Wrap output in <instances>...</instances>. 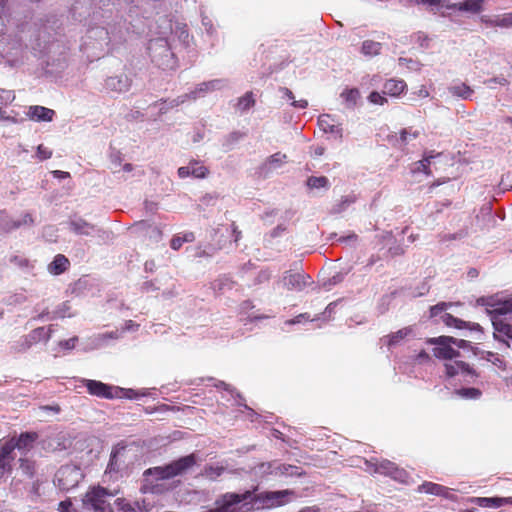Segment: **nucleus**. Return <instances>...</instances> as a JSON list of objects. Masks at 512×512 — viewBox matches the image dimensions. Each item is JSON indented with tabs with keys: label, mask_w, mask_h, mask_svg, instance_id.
Segmentation results:
<instances>
[{
	"label": "nucleus",
	"mask_w": 512,
	"mask_h": 512,
	"mask_svg": "<svg viewBox=\"0 0 512 512\" xmlns=\"http://www.w3.org/2000/svg\"><path fill=\"white\" fill-rule=\"evenodd\" d=\"M147 50L153 63L163 70L176 67L175 53L171 37H157L150 39Z\"/></svg>",
	"instance_id": "nucleus-1"
},
{
	"label": "nucleus",
	"mask_w": 512,
	"mask_h": 512,
	"mask_svg": "<svg viewBox=\"0 0 512 512\" xmlns=\"http://www.w3.org/2000/svg\"><path fill=\"white\" fill-rule=\"evenodd\" d=\"M28 45L23 46L19 34H0V56L4 63L10 67H17L24 63Z\"/></svg>",
	"instance_id": "nucleus-2"
},
{
	"label": "nucleus",
	"mask_w": 512,
	"mask_h": 512,
	"mask_svg": "<svg viewBox=\"0 0 512 512\" xmlns=\"http://www.w3.org/2000/svg\"><path fill=\"white\" fill-rule=\"evenodd\" d=\"M70 231L79 236L97 237L103 241L112 237V232L86 221L80 216H74L68 221Z\"/></svg>",
	"instance_id": "nucleus-3"
},
{
	"label": "nucleus",
	"mask_w": 512,
	"mask_h": 512,
	"mask_svg": "<svg viewBox=\"0 0 512 512\" xmlns=\"http://www.w3.org/2000/svg\"><path fill=\"white\" fill-rule=\"evenodd\" d=\"M114 494L103 487H94L87 491L83 499V504L86 507H91L95 512H113L106 498L112 497Z\"/></svg>",
	"instance_id": "nucleus-4"
},
{
	"label": "nucleus",
	"mask_w": 512,
	"mask_h": 512,
	"mask_svg": "<svg viewBox=\"0 0 512 512\" xmlns=\"http://www.w3.org/2000/svg\"><path fill=\"white\" fill-rule=\"evenodd\" d=\"M445 338H449V336L442 335L439 337L428 338L426 343L436 346L433 349V354L438 359L452 360L459 358L461 356L460 351L455 349L450 341L443 340Z\"/></svg>",
	"instance_id": "nucleus-5"
},
{
	"label": "nucleus",
	"mask_w": 512,
	"mask_h": 512,
	"mask_svg": "<svg viewBox=\"0 0 512 512\" xmlns=\"http://www.w3.org/2000/svg\"><path fill=\"white\" fill-rule=\"evenodd\" d=\"M478 302L481 303L482 305H486L487 307L491 308L490 310L487 311L491 315L492 321L495 318L502 320L500 316L512 313V297L491 299L480 298ZM503 321L506 322L504 319Z\"/></svg>",
	"instance_id": "nucleus-6"
},
{
	"label": "nucleus",
	"mask_w": 512,
	"mask_h": 512,
	"mask_svg": "<svg viewBox=\"0 0 512 512\" xmlns=\"http://www.w3.org/2000/svg\"><path fill=\"white\" fill-rule=\"evenodd\" d=\"M81 472L76 466H62L56 473L58 486L62 490H70L75 487L80 479Z\"/></svg>",
	"instance_id": "nucleus-7"
},
{
	"label": "nucleus",
	"mask_w": 512,
	"mask_h": 512,
	"mask_svg": "<svg viewBox=\"0 0 512 512\" xmlns=\"http://www.w3.org/2000/svg\"><path fill=\"white\" fill-rule=\"evenodd\" d=\"M198 461H200V458L196 453L182 456L167 464L168 474L171 478L183 475L196 465Z\"/></svg>",
	"instance_id": "nucleus-8"
},
{
	"label": "nucleus",
	"mask_w": 512,
	"mask_h": 512,
	"mask_svg": "<svg viewBox=\"0 0 512 512\" xmlns=\"http://www.w3.org/2000/svg\"><path fill=\"white\" fill-rule=\"evenodd\" d=\"M445 370L448 377L462 375L463 380L468 383L474 382L478 377V373L464 361L456 360L453 363H447L445 364Z\"/></svg>",
	"instance_id": "nucleus-9"
},
{
	"label": "nucleus",
	"mask_w": 512,
	"mask_h": 512,
	"mask_svg": "<svg viewBox=\"0 0 512 512\" xmlns=\"http://www.w3.org/2000/svg\"><path fill=\"white\" fill-rule=\"evenodd\" d=\"M228 85L227 79H213L198 84L194 90L186 93L188 100H197L205 97L208 93L221 90Z\"/></svg>",
	"instance_id": "nucleus-10"
},
{
	"label": "nucleus",
	"mask_w": 512,
	"mask_h": 512,
	"mask_svg": "<svg viewBox=\"0 0 512 512\" xmlns=\"http://www.w3.org/2000/svg\"><path fill=\"white\" fill-rule=\"evenodd\" d=\"M82 381L85 387L87 388L89 394L93 396L105 399H114L118 397V395L115 394L116 387L114 386L108 385L97 380L83 379Z\"/></svg>",
	"instance_id": "nucleus-11"
},
{
	"label": "nucleus",
	"mask_w": 512,
	"mask_h": 512,
	"mask_svg": "<svg viewBox=\"0 0 512 512\" xmlns=\"http://www.w3.org/2000/svg\"><path fill=\"white\" fill-rule=\"evenodd\" d=\"M52 34H30L28 49L31 50L35 57H40L43 54L50 52L52 43Z\"/></svg>",
	"instance_id": "nucleus-12"
},
{
	"label": "nucleus",
	"mask_w": 512,
	"mask_h": 512,
	"mask_svg": "<svg viewBox=\"0 0 512 512\" xmlns=\"http://www.w3.org/2000/svg\"><path fill=\"white\" fill-rule=\"evenodd\" d=\"M310 276L304 273H292L285 271L282 277V284L288 290L302 291L307 285L310 284Z\"/></svg>",
	"instance_id": "nucleus-13"
},
{
	"label": "nucleus",
	"mask_w": 512,
	"mask_h": 512,
	"mask_svg": "<svg viewBox=\"0 0 512 512\" xmlns=\"http://www.w3.org/2000/svg\"><path fill=\"white\" fill-rule=\"evenodd\" d=\"M132 81L126 74L107 77L104 88L115 93L127 92L131 87Z\"/></svg>",
	"instance_id": "nucleus-14"
},
{
	"label": "nucleus",
	"mask_w": 512,
	"mask_h": 512,
	"mask_svg": "<svg viewBox=\"0 0 512 512\" xmlns=\"http://www.w3.org/2000/svg\"><path fill=\"white\" fill-rule=\"evenodd\" d=\"M286 160L287 155L281 152H277L269 156L259 167V174L263 177H268L273 170L280 168L284 163H286Z\"/></svg>",
	"instance_id": "nucleus-15"
},
{
	"label": "nucleus",
	"mask_w": 512,
	"mask_h": 512,
	"mask_svg": "<svg viewBox=\"0 0 512 512\" xmlns=\"http://www.w3.org/2000/svg\"><path fill=\"white\" fill-rule=\"evenodd\" d=\"M376 471L401 482H404L407 477V473L403 469L398 468L395 463L389 460L381 461L377 465Z\"/></svg>",
	"instance_id": "nucleus-16"
},
{
	"label": "nucleus",
	"mask_w": 512,
	"mask_h": 512,
	"mask_svg": "<svg viewBox=\"0 0 512 512\" xmlns=\"http://www.w3.org/2000/svg\"><path fill=\"white\" fill-rule=\"evenodd\" d=\"M54 331V325H49L46 327H38L33 329L29 334L24 335L27 341L30 343L31 347L36 345L37 343L43 342L46 344Z\"/></svg>",
	"instance_id": "nucleus-17"
},
{
	"label": "nucleus",
	"mask_w": 512,
	"mask_h": 512,
	"mask_svg": "<svg viewBox=\"0 0 512 512\" xmlns=\"http://www.w3.org/2000/svg\"><path fill=\"white\" fill-rule=\"evenodd\" d=\"M442 321L446 326L455 327L457 329H468L470 331H477L482 333V327L478 323L464 321L460 318L454 317L449 313L442 316Z\"/></svg>",
	"instance_id": "nucleus-18"
},
{
	"label": "nucleus",
	"mask_w": 512,
	"mask_h": 512,
	"mask_svg": "<svg viewBox=\"0 0 512 512\" xmlns=\"http://www.w3.org/2000/svg\"><path fill=\"white\" fill-rule=\"evenodd\" d=\"M469 502L479 507L499 508L505 504H512V497H471Z\"/></svg>",
	"instance_id": "nucleus-19"
},
{
	"label": "nucleus",
	"mask_w": 512,
	"mask_h": 512,
	"mask_svg": "<svg viewBox=\"0 0 512 512\" xmlns=\"http://www.w3.org/2000/svg\"><path fill=\"white\" fill-rule=\"evenodd\" d=\"M27 115L35 121L50 122L53 120L55 111L44 106H30Z\"/></svg>",
	"instance_id": "nucleus-20"
},
{
	"label": "nucleus",
	"mask_w": 512,
	"mask_h": 512,
	"mask_svg": "<svg viewBox=\"0 0 512 512\" xmlns=\"http://www.w3.org/2000/svg\"><path fill=\"white\" fill-rule=\"evenodd\" d=\"M186 101H188V97L185 93L171 100L161 99L160 101L154 102L150 106H159V115H163L166 114L170 109L184 104Z\"/></svg>",
	"instance_id": "nucleus-21"
},
{
	"label": "nucleus",
	"mask_w": 512,
	"mask_h": 512,
	"mask_svg": "<svg viewBox=\"0 0 512 512\" xmlns=\"http://www.w3.org/2000/svg\"><path fill=\"white\" fill-rule=\"evenodd\" d=\"M37 438L38 435L35 432H24L21 433L18 437L11 438V441L14 447L18 450H27L33 446V443Z\"/></svg>",
	"instance_id": "nucleus-22"
},
{
	"label": "nucleus",
	"mask_w": 512,
	"mask_h": 512,
	"mask_svg": "<svg viewBox=\"0 0 512 512\" xmlns=\"http://www.w3.org/2000/svg\"><path fill=\"white\" fill-rule=\"evenodd\" d=\"M418 492L449 498V489L433 482H424L418 487Z\"/></svg>",
	"instance_id": "nucleus-23"
},
{
	"label": "nucleus",
	"mask_w": 512,
	"mask_h": 512,
	"mask_svg": "<svg viewBox=\"0 0 512 512\" xmlns=\"http://www.w3.org/2000/svg\"><path fill=\"white\" fill-rule=\"evenodd\" d=\"M125 450L126 447L120 445H117L112 449L106 469L107 473H117L120 470L121 463H119V458L123 456Z\"/></svg>",
	"instance_id": "nucleus-24"
},
{
	"label": "nucleus",
	"mask_w": 512,
	"mask_h": 512,
	"mask_svg": "<svg viewBox=\"0 0 512 512\" xmlns=\"http://www.w3.org/2000/svg\"><path fill=\"white\" fill-rule=\"evenodd\" d=\"M447 90L451 96L461 98L463 100L471 99V97L474 93L473 89H471V87H469L465 83H456V84L450 85L447 88Z\"/></svg>",
	"instance_id": "nucleus-25"
},
{
	"label": "nucleus",
	"mask_w": 512,
	"mask_h": 512,
	"mask_svg": "<svg viewBox=\"0 0 512 512\" xmlns=\"http://www.w3.org/2000/svg\"><path fill=\"white\" fill-rule=\"evenodd\" d=\"M250 473L256 478H264L268 475H275V461L258 463L251 467Z\"/></svg>",
	"instance_id": "nucleus-26"
},
{
	"label": "nucleus",
	"mask_w": 512,
	"mask_h": 512,
	"mask_svg": "<svg viewBox=\"0 0 512 512\" xmlns=\"http://www.w3.org/2000/svg\"><path fill=\"white\" fill-rule=\"evenodd\" d=\"M70 262L62 254L55 256L54 260L48 265V271L53 275H60L69 267Z\"/></svg>",
	"instance_id": "nucleus-27"
},
{
	"label": "nucleus",
	"mask_w": 512,
	"mask_h": 512,
	"mask_svg": "<svg viewBox=\"0 0 512 512\" xmlns=\"http://www.w3.org/2000/svg\"><path fill=\"white\" fill-rule=\"evenodd\" d=\"M406 87V83L403 80L389 79L383 86V94L391 96L400 95Z\"/></svg>",
	"instance_id": "nucleus-28"
},
{
	"label": "nucleus",
	"mask_w": 512,
	"mask_h": 512,
	"mask_svg": "<svg viewBox=\"0 0 512 512\" xmlns=\"http://www.w3.org/2000/svg\"><path fill=\"white\" fill-rule=\"evenodd\" d=\"M483 0H465L464 2L453 4L450 8L468 13H478L481 10Z\"/></svg>",
	"instance_id": "nucleus-29"
},
{
	"label": "nucleus",
	"mask_w": 512,
	"mask_h": 512,
	"mask_svg": "<svg viewBox=\"0 0 512 512\" xmlns=\"http://www.w3.org/2000/svg\"><path fill=\"white\" fill-rule=\"evenodd\" d=\"M168 467L167 464L164 466H157L152 467L144 471L143 476L145 481H149V477L152 476L156 480H166L171 479L170 475L168 474Z\"/></svg>",
	"instance_id": "nucleus-30"
},
{
	"label": "nucleus",
	"mask_w": 512,
	"mask_h": 512,
	"mask_svg": "<svg viewBox=\"0 0 512 512\" xmlns=\"http://www.w3.org/2000/svg\"><path fill=\"white\" fill-rule=\"evenodd\" d=\"M306 186L310 190H328L330 188V181L326 176H310L306 180Z\"/></svg>",
	"instance_id": "nucleus-31"
},
{
	"label": "nucleus",
	"mask_w": 512,
	"mask_h": 512,
	"mask_svg": "<svg viewBox=\"0 0 512 512\" xmlns=\"http://www.w3.org/2000/svg\"><path fill=\"white\" fill-rule=\"evenodd\" d=\"M340 97L344 100L345 105L348 109H353L358 99L360 98V92L357 88L345 89Z\"/></svg>",
	"instance_id": "nucleus-32"
},
{
	"label": "nucleus",
	"mask_w": 512,
	"mask_h": 512,
	"mask_svg": "<svg viewBox=\"0 0 512 512\" xmlns=\"http://www.w3.org/2000/svg\"><path fill=\"white\" fill-rule=\"evenodd\" d=\"M329 117H330L329 115H321L319 117L318 123H319L320 128L325 133L335 134L341 138L342 137V128L338 125L330 124L328 121Z\"/></svg>",
	"instance_id": "nucleus-33"
},
{
	"label": "nucleus",
	"mask_w": 512,
	"mask_h": 512,
	"mask_svg": "<svg viewBox=\"0 0 512 512\" xmlns=\"http://www.w3.org/2000/svg\"><path fill=\"white\" fill-rule=\"evenodd\" d=\"M302 472L300 468L290 464H282L278 461H275V475H285V476H294L301 475Z\"/></svg>",
	"instance_id": "nucleus-34"
},
{
	"label": "nucleus",
	"mask_w": 512,
	"mask_h": 512,
	"mask_svg": "<svg viewBox=\"0 0 512 512\" xmlns=\"http://www.w3.org/2000/svg\"><path fill=\"white\" fill-rule=\"evenodd\" d=\"M16 448L14 447L11 439L5 441L3 444H1L0 447V463H7L11 464V461L14 459L13 457V451Z\"/></svg>",
	"instance_id": "nucleus-35"
},
{
	"label": "nucleus",
	"mask_w": 512,
	"mask_h": 512,
	"mask_svg": "<svg viewBox=\"0 0 512 512\" xmlns=\"http://www.w3.org/2000/svg\"><path fill=\"white\" fill-rule=\"evenodd\" d=\"M412 333V327H405L387 336V345L393 347L398 345L405 337Z\"/></svg>",
	"instance_id": "nucleus-36"
},
{
	"label": "nucleus",
	"mask_w": 512,
	"mask_h": 512,
	"mask_svg": "<svg viewBox=\"0 0 512 512\" xmlns=\"http://www.w3.org/2000/svg\"><path fill=\"white\" fill-rule=\"evenodd\" d=\"M255 105V98L252 91L246 92L238 99L237 109L241 112H246Z\"/></svg>",
	"instance_id": "nucleus-37"
},
{
	"label": "nucleus",
	"mask_w": 512,
	"mask_h": 512,
	"mask_svg": "<svg viewBox=\"0 0 512 512\" xmlns=\"http://www.w3.org/2000/svg\"><path fill=\"white\" fill-rule=\"evenodd\" d=\"M355 201H356L355 195H353V194L346 195V196L342 197L340 202L333 205V207L331 209V213L332 214H340V213L346 211V209L350 205H352Z\"/></svg>",
	"instance_id": "nucleus-38"
},
{
	"label": "nucleus",
	"mask_w": 512,
	"mask_h": 512,
	"mask_svg": "<svg viewBox=\"0 0 512 512\" xmlns=\"http://www.w3.org/2000/svg\"><path fill=\"white\" fill-rule=\"evenodd\" d=\"M225 471V468L223 466H213V465H206L201 475L211 481H215L218 477H220Z\"/></svg>",
	"instance_id": "nucleus-39"
},
{
	"label": "nucleus",
	"mask_w": 512,
	"mask_h": 512,
	"mask_svg": "<svg viewBox=\"0 0 512 512\" xmlns=\"http://www.w3.org/2000/svg\"><path fill=\"white\" fill-rule=\"evenodd\" d=\"M34 224V219L30 213H25L21 219L16 221H11V226L5 227L4 232L8 233L12 230L18 229L22 226H32Z\"/></svg>",
	"instance_id": "nucleus-40"
},
{
	"label": "nucleus",
	"mask_w": 512,
	"mask_h": 512,
	"mask_svg": "<svg viewBox=\"0 0 512 512\" xmlns=\"http://www.w3.org/2000/svg\"><path fill=\"white\" fill-rule=\"evenodd\" d=\"M382 44L380 42L366 40L362 44L361 51L366 56H376L380 53Z\"/></svg>",
	"instance_id": "nucleus-41"
},
{
	"label": "nucleus",
	"mask_w": 512,
	"mask_h": 512,
	"mask_svg": "<svg viewBox=\"0 0 512 512\" xmlns=\"http://www.w3.org/2000/svg\"><path fill=\"white\" fill-rule=\"evenodd\" d=\"M195 235L193 232H186L183 236L176 235L172 238L170 246L173 250H179L184 243L193 242Z\"/></svg>",
	"instance_id": "nucleus-42"
},
{
	"label": "nucleus",
	"mask_w": 512,
	"mask_h": 512,
	"mask_svg": "<svg viewBox=\"0 0 512 512\" xmlns=\"http://www.w3.org/2000/svg\"><path fill=\"white\" fill-rule=\"evenodd\" d=\"M444 340L450 341V343L453 344V346H456L458 349H469L473 352L475 356H478L479 354V348L472 346L470 341L464 340V339H458L452 336H449V338H445Z\"/></svg>",
	"instance_id": "nucleus-43"
},
{
	"label": "nucleus",
	"mask_w": 512,
	"mask_h": 512,
	"mask_svg": "<svg viewBox=\"0 0 512 512\" xmlns=\"http://www.w3.org/2000/svg\"><path fill=\"white\" fill-rule=\"evenodd\" d=\"M234 286V282L227 276H222L216 279L212 283V288L217 292H225L226 290H231Z\"/></svg>",
	"instance_id": "nucleus-44"
},
{
	"label": "nucleus",
	"mask_w": 512,
	"mask_h": 512,
	"mask_svg": "<svg viewBox=\"0 0 512 512\" xmlns=\"http://www.w3.org/2000/svg\"><path fill=\"white\" fill-rule=\"evenodd\" d=\"M31 347L30 343L27 341L25 336L20 337L18 340L14 341L9 349L12 354H19L27 352Z\"/></svg>",
	"instance_id": "nucleus-45"
},
{
	"label": "nucleus",
	"mask_w": 512,
	"mask_h": 512,
	"mask_svg": "<svg viewBox=\"0 0 512 512\" xmlns=\"http://www.w3.org/2000/svg\"><path fill=\"white\" fill-rule=\"evenodd\" d=\"M244 136H245V134L240 131H233V132L229 133L225 137L223 144H222L225 151H229V150L233 149L234 145L237 142H239L241 139H243Z\"/></svg>",
	"instance_id": "nucleus-46"
},
{
	"label": "nucleus",
	"mask_w": 512,
	"mask_h": 512,
	"mask_svg": "<svg viewBox=\"0 0 512 512\" xmlns=\"http://www.w3.org/2000/svg\"><path fill=\"white\" fill-rule=\"evenodd\" d=\"M115 394L118 395L117 398L125 397V398L130 399V400L138 399L140 396H146L147 395L146 392H139V391H136L134 389H126V388H121V387H116L115 388Z\"/></svg>",
	"instance_id": "nucleus-47"
},
{
	"label": "nucleus",
	"mask_w": 512,
	"mask_h": 512,
	"mask_svg": "<svg viewBox=\"0 0 512 512\" xmlns=\"http://www.w3.org/2000/svg\"><path fill=\"white\" fill-rule=\"evenodd\" d=\"M490 22L501 28H509L512 26V13L495 16Z\"/></svg>",
	"instance_id": "nucleus-48"
},
{
	"label": "nucleus",
	"mask_w": 512,
	"mask_h": 512,
	"mask_svg": "<svg viewBox=\"0 0 512 512\" xmlns=\"http://www.w3.org/2000/svg\"><path fill=\"white\" fill-rule=\"evenodd\" d=\"M20 469L23 474L27 475L29 478H33L36 473V463L32 460L21 458L20 460Z\"/></svg>",
	"instance_id": "nucleus-49"
},
{
	"label": "nucleus",
	"mask_w": 512,
	"mask_h": 512,
	"mask_svg": "<svg viewBox=\"0 0 512 512\" xmlns=\"http://www.w3.org/2000/svg\"><path fill=\"white\" fill-rule=\"evenodd\" d=\"M454 393L466 399H478L482 394L478 388L474 387L457 389Z\"/></svg>",
	"instance_id": "nucleus-50"
},
{
	"label": "nucleus",
	"mask_w": 512,
	"mask_h": 512,
	"mask_svg": "<svg viewBox=\"0 0 512 512\" xmlns=\"http://www.w3.org/2000/svg\"><path fill=\"white\" fill-rule=\"evenodd\" d=\"M434 158V155L431 154H425L422 160L415 163V171H423L425 174H430V171L428 170V166L431 163V159Z\"/></svg>",
	"instance_id": "nucleus-51"
},
{
	"label": "nucleus",
	"mask_w": 512,
	"mask_h": 512,
	"mask_svg": "<svg viewBox=\"0 0 512 512\" xmlns=\"http://www.w3.org/2000/svg\"><path fill=\"white\" fill-rule=\"evenodd\" d=\"M69 310H70L69 302L68 301L63 302L53 312V316L51 317V319H54L56 317L64 318L66 316L72 317L73 315L69 313Z\"/></svg>",
	"instance_id": "nucleus-52"
},
{
	"label": "nucleus",
	"mask_w": 512,
	"mask_h": 512,
	"mask_svg": "<svg viewBox=\"0 0 512 512\" xmlns=\"http://www.w3.org/2000/svg\"><path fill=\"white\" fill-rule=\"evenodd\" d=\"M419 136V132L418 131H414V132H411L409 129L405 128V129H402L401 132H400V137L399 139H397V142L400 144V145H406L408 143V139L410 138H417Z\"/></svg>",
	"instance_id": "nucleus-53"
},
{
	"label": "nucleus",
	"mask_w": 512,
	"mask_h": 512,
	"mask_svg": "<svg viewBox=\"0 0 512 512\" xmlns=\"http://www.w3.org/2000/svg\"><path fill=\"white\" fill-rule=\"evenodd\" d=\"M115 504L122 512H137V509L131 503L125 501V499L118 498L115 500Z\"/></svg>",
	"instance_id": "nucleus-54"
},
{
	"label": "nucleus",
	"mask_w": 512,
	"mask_h": 512,
	"mask_svg": "<svg viewBox=\"0 0 512 512\" xmlns=\"http://www.w3.org/2000/svg\"><path fill=\"white\" fill-rule=\"evenodd\" d=\"M14 99L15 95L12 90L0 89V105L11 103Z\"/></svg>",
	"instance_id": "nucleus-55"
},
{
	"label": "nucleus",
	"mask_w": 512,
	"mask_h": 512,
	"mask_svg": "<svg viewBox=\"0 0 512 512\" xmlns=\"http://www.w3.org/2000/svg\"><path fill=\"white\" fill-rule=\"evenodd\" d=\"M170 36H172L171 42L174 41L177 36L179 43L185 48L189 47L190 41L193 39L192 34H170Z\"/></svg>",
	"instance_id": "nucleus-56"
},
{
	"label": "nucleus",
	"mask_w": 512,
	"mask_h": 512,
	"mask_svg": "<svg viewBox=\"0 0 512 512\" xmlns=\"http://www.w3.org/2000/svg\"><path fill=\"white\" fill-rule=\"evenodd\" d=\"M344 279V274L339 272V273H336L334 276H332L331 278H329L327 281H325L323 283V286L329 290L331 286H335L339 283H341Z\"/></svg>",
	"instance_id": "nucleus-57"
},
{
	"label": "nucleus",
	"mask_w": 512,
	"mask_h": 512,
	"mask_svg": "<svg viewBox=\"0 0 512 512\" xmlns=\"http://www.w3.org/2000/svg\"><path fill=\"white\" fill-rule=\"evenodd\" d=\"M451 304L446 302H440L430 308V316L436 317L443 311H445Z\"/></svg>",
	"instance_id": "nucleus-58"
},
{
	"label": "nucleus",
	"mask_w": 512,
	"mask_h": 512,
	"mask_svg": "<svg viewBox=\"0 0 512 512\" xmlns=\"http://www.w3.org/2000/svg\"><path fill=\"white\" fill-rule=\"evenodd\" d=\"M369 101L373 104L383 105L387 99L377 91H372L368 97Z\"/></svg>",
	"instance_id": "nucleus-59"
},
{
	"label": "nucleus",
	"mask_w": 512,
	"mask_h": 512,
	"mask_svg": "<svg viewBox=\"0 0 512 512\" xmlns=\"http://www.w3.org/2000/svg\"><path fill=\"white\" fill-rule=\"evenodd\" d=\"M208 173V169L204 166H197L191 168V175L195 178H205Z\"/></svg>",
	"instance_id": "nucleus-60"
},
{
	"label": "nucleus",
	"mask_w": 512,
	"mask_h": 512,
	"mask_svg": "<svg viewBox=\"0 0 512 512\" xmlns=\"http://www.w3.org/2000/svg\"><path fill=\"white\" fill-rule=\"evenodd\" d=\"M37 156L41 160H46L52 156V152L50 150H48L46 147H44L43 145H39L37 147Z\"/></svg>",
	"instance_id": "nucleus-61"
},
{
	"label": "nucleus",
	"mask_w": 512,
	"mask_h": 512,
	"mask_svg": "<svg viewBox=\"0 0 512 512\" xmlns=\"http://www.w3.org/2000/svg\"><path fill=\"white\" fill-rule=\"evenodd\" d=\"M77 337H72L68 340H63L59 343V345L64 349H73L75 347V343L77 342Z\"/></svg>",
	"instance_id": "nucleus-62"
},
{
	"label": "nucleus",
	"mask_w": 512,
	"mask_h": 512,
	"mask_svg": "<svg viewBox=\"0 0 512 512\" xmlns=\"http://www.w3.org/2000/svg\"><path fill=\"white\" fill-rule=\"evenodd\" d=\"M143 113H141L139 110H131L127 115H126V120L128 121H133V120H138V119H141L143 118Z\"/></svg>",
	"instance_id": "nucleus-63"
},
{
	"label": "nucleus",
	"mask_w": 512,
	"mask_h": 512,
	"mask_svg": "<svg viewBox=\"0 0 512 512\" xmlns=\"http://www.w3.org/2000/svg\"><path fill=\"white\" fill-rule=\"evenodd\" d=\"M25 300H26V296L24 294L20 293V294H15V295L11 296L9 303L10 304H21Z\"/></svg>",
	"instance_id": "nucleus-64"
}]
</instances>
